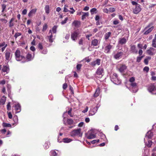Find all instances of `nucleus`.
I'll return each instance as SVG.
<instances>
[{
    "instance_id": "obj_7",
    "label": "nucleus",
    "mask_w": 156,
    "mask_h": 156,
    "mask_svg": "<svg viewBox=\"0 0 156 156\" xmlns=\"http://www.w3.org/2000/svg\"><path fill=\"white\" fill-rule=\"evenodd\" d=\"M78 35V29L75 30L71 34V38L74 41H75L77 39V37Z\"/></svg>"
},
{
    "instance_id": "obj_20",
    "label": "nucleus",
    "mask_w": 156,
    "mask_h": 156,
    "mask_svg": "<svg viewBox=\"0 0 156 156\" xmlns=\"http://www.w3.org/2000/svg\"><path fill=\"white\" fill-rule=\"evenodd\" d=\"M15 108L16 111V113H19L21 111V106L19 104L16 105L15 106Z\"/></svg>"
},
{
    "instance_id": "obj_49",
    "label": "nucleus",
    "mask_w": 156,
    "mask_h": 156,
    "mask_svg": "<svg viewBox=\"0 0 156 156\" xmlns=\"http://www.w3.org/2000/svg\"><path fill=\"white\" fill-rule=\"evenodd\" d=\"M153 25V23H149L148 25L146 27L144 28V30H147V28L150 27L151 26Z\"/></svg>"
},
{
    "instance_id": "obj_56",
    "label": "nucleus",
    "mask_w": 156,
    "mask_h": 156,
    "mask_svg": "<svg viewBox=\"0 0 156 156\" xmlns=\"http://www.w3.org/2000/svg\"><path fill=\"white\" fill-rule=\"evenodd\" d=\"M72 111V108H71L69 111L68 112V114L69 115H70L71 117H73V115H72L71 112Z\"/></svg>"
},
{
    "instance_id": "obj_17",
    "label": "nucleus",
    "mask_w": 156,
    "mask_h": 156,
    "mask_svg": "<svg viewBox=\"0 0 156 156\" xmlns=\"http://www.w3.org/2000/svg\"><path fill=\"white\" fill-rule=\"evenodd\" d=\"M127 41L126 39L124 37L120 38L119 39L118 44L121 45L125 44Z\"/></svg>"
},
{
    "instance_id": "obj_45",
    "label": "nucleus",
    "mask_w": 156,
    "mask_h": 156,
    "mask_svg": "<svg viewBox=\"0 0 156 156\" xmlns=\"http://www.w3.org/2000/svg\"><path fill=\"white\" fill-rule=\"evenodd\" d=\"M38 47L39 50H42L43 49V46L41 43H39L38 45Z\"/></svg>"
},
{
    "instance_id": "obj_33",
    "label": "nucleus",
    "mask_w": 156,
    "mask_h": 156,
    "mask_svg": "<svg viewBox=\"0 0 156 156\" xmlns=\"http://www.w3.org/2000/svg\"><path fill=\"white\" fill-rule=\"evenodd\" d=\"M45 10V12L47 14H48L49 13V7L48 5H45L44 8Z\"/></svg>"
},
{
    "instance_id": "obj_4",
    "label": "nucleus",
    "mask_w": 156,
    "mask_h": 156,
    "mask_svg": "<svg viewBox=\"0 0 156 156\" xmlns=\"http://www.w3.org/2000/svg\"><path fill=\"white\" fill-rule=\"evenodd\" d=\"M11 51L9 49L7 48L5 51V60L7 61H9L11 59L12 56H11Z\"/></svg>"
},
{
    "instance_id": "obj_60",
    "label": "nucleus",
    "mask_w": 156,
    "mask_h": 156,
    "mask_svg": "<svg viewBox=\"0 0 156 156\" xmlns=\"http://www.w3.org/2000/svg\"><path fill=\"white\" fill-rule=\"evenodd\" d=\"M48 52L47 49H44L41 51V53L44 54H47Z\"/></svg>"
},
{
    "instance_id": "obj_48",
    "label": "nucleus",
    "mask_w": 156,
    "mask_h": 156,
    "mask_svg": "<svg viewBox=\"0 0 156 156\" xmlns=\"http://www.w3.org/2000/svg\"><path fill=\"white\" fill-rule=\"evenodd\" d=\"M7 109L8 110H11L10 102H9L7 105Z\"/></svg>"
},
{
    "instance_id": "obj_37",
    "label": "nucleus",
    "mask_w": 156,
    "mask_h": 156,
    "mask_svg": "<svg viewBox=\"0 0 156 156\" xmlns=\"http://www.w3.org/2000/svg\"><path fill=\"white\" fill-rule=\"evenodd\" d=\"M152 142L151 140H149L148 141V143L147 144V146L148 147H151V145H152Z\"/></svg>"
},
{
    "instance_id": "obj_58",
    "label": "nucleus",
    "mask_w": 156,
    "mask_h": 156,
    "mask_svg": "<svg viewBox=\"0 0 156 156\" xmlns=\"http://www.w3.org/2000/svg\"><path fill=\"white\" fill-rule=\"evenodd\" d=\"M44 148L46 149H48L49 147V146L48 144L46 142L44 144Z\"/></svg>"
},
{
    "instance_id": "obj_39",
    "label": "nucleus",
    "mask_w": 156,
    "mask_h": 156,
    "mask_svg": "<svg viewBox=\"0 0 156 156\" xmlns=\"http://www.w3.org/2000/svg\"><path fill=\"white\" fill-rule=\"evenodd\" d=\"M3 126L5 127H11V125L10 124L6 123H3Z\"/></svg>"
},
{
    "instance_id": "obj_63",
    "label": "nucleus",
    "mask_w": 156,
    "mask_h": 156,
    "mask_svg": "<svg viewBox=\"0 0 156 156\" xmlns=\"http://www.w3.org/2000/svg\"><path fill=\"white\" fill-rule=\"evenodd\" d=\"M88 108L87 106L85 108V109L82 111V112L83 113L86 112L88 110Z\"/></svg>"
},
{
    "instance_id": "obj_52",
    "label": "nucleus",
    "mask_w": 156,
    "mask_h": 156,
    "mask_svg": "<svg viewBox=\"0 0 156 156\" xmlns=\"http://www.w3.org/2000/svg\"><path fill=\"white\" fill-rule=\"evenodd\" d=\"M115 10L114 8L110 7L109 9V11L110 12H113L115 11Z\"/></svg>"
},
{
    "instance_id": "obj_6",
    "label": "nucleus",
    "mask_w": 156,
    "mask_h": 156,
    "mask_svg": "<svg viewBox=\"0 0 156 156\" xmlns=\"http://www.w3.org/2000/svg\"><path fill=\"white\" fill-rule=\"evenodd\" d=\"M113 47L112 45L107 44L104 48V52L107 54L109 53L110 52L111 50L113 48Z\"/></svg>"
},
{
    "instance_id": "obj_51",
    "label": "nucleus",
    "mask_w": 156,
    "mask_h": 156,
    "mask_svg": "<svg viewBox=\"0 0 156 156\" xmlns=\"http://www.w3.org/2000/svg\"><path fill=\"white\" fill-rule=\"evenodd\" d=\"M149 68L148 66H145L143 69V71L148 72L149 70Z\"/></svg>"
},
{
    "instance_id": "obj_35",
    "label": "nucleus",
    "mask_w": 156,
    "mask_h": 156,
    "mask_svg": "<svg viewBox=\"0 0 156 156\" xmlns=\"http://www.w3.org/2000/svg\"><path fill=\"white\" fill-rule=\"evenodd\" d=\"M14 18H12L10 20L9 22V27H12L14 26L13 23H12V22L14 21Z\"/></svg>"
},
{
    "instance_id": "obj_40",
    "label": "nucleus",
    "mask_w": 156,
    "mask_h": 156,
    "mask_svg": "<svg viewBox=\"0 0 156 156\" xmlns=\"http://www.w3.org/2000/svg\"><path fill=\"white\" fill-rule=\"evenodd\" d=\"M130 85L133 88H137L136 83H131L130 84Z\"/></svg>"
},
{
    "instance_id": "obj_10",
    "label": "nucleus",
    "mask_w": 156,
    "mask_h": 156,
    "mask_svg": "<svg viewBox=\"0 0 156 156\" xmlns=\"http://www.w3.org/2000/svg\"><path fill=\"white\" fill-rule=\"evenodd\" d=\"M98 109L97 106L95 107H92L89 112V115H93L97 112Z\"/></svg>"
},
{
    "instance_id": "obj_59",
    "label": "nucleus",
    "mask_w": 156,
    "mask_h": 156,
    "mask_svg": "<svg viewBox=\"0 0 156 156\" xmlns=\"http://www.w3.org/2000/svg\"><path fill=\"white\" fill-rule=\"evenodd\" d=\"M131 3L133 5H135V6H136V5H138L139 4L136 2L134 1H132L131 2Z\"/></svg>"
},
{
    "instance_id": "obj_29",
    "label": "nucleus",
    "mask_w": 156,
    "mask_h": 156,
    "mask_svg": "<svg viewBox=\"0 0 156 156\" xmlns=\"http://www.w3.org/2000/svg\"><path fill=\"white\" fill-rule=\"evenodd\" d=\"M26 58L28 60V61H31L33 59L32 55L29 53H28L27 54L26 56Z\"/></svg>"
},
{
    "instance_id": "obj_47",
    "label": "nucleus",
    "mask_w": 156,
    "mask_h": 156,
    "mask_svg": "<svg viewBox=\"0 0 156 156\" xmlns=\"http://www.w3.org/2000/svg\"><path fill=\"white\" fill-rule=\"evenodd\" d=\"M5 100L4 99L1 98L0 101V104L2 105L5 104Z\"/></svg>"
},
{
    "instance_id": "obj_9",
    "label": "nucleus",
    "mask_w": 156,
    "mask_h": 156,
    "mask_svg": "<svg viewBox=\"0 0 156 156\" xmlns=\"http://www.w3.org/2000/svg\"><path fill=\"white\" fill-rule=\"evenodd\" d=\"M148 90L149 92L152 93L156 90V86L154 83H151L148 86Z\"/></svg>"
},
{
    "instance_id": "obj_32",
    "label": "nucleus",
    "mask_w": 156,
    "mask_h": 156,
    "mask_svg": "<svg viewBox=\"0 0 156 156\" xmlns=\"http://www.w3.org/2000/svg\"><path fill=\"white\" fill-rule=\"evenodd\" d=\"M58 26H54L52 28L51 30L53 34H56L57 32V29Z\"/></svg>"
},
{
    "instance_id": "obj_41",
    "label": "nucleus",
    "mask_w": 156,
    "mask_h": 156,
    "mask_svg": "<svg viewBox=\"0 0 156 156\" xmlns=\"http://www.w3.org/2000/svg\"><path fill=\"white\" fill-rule=\"evenodd\" d=\"M143 57V56L137 57L136 58V62H140Z\"/></svg>"
},
{
    "instance_id": "obj_53",
    "label": "nucleus",
    "mask_w": 156,
    "mask_h": 156,
    "mask_svg": "<svg viewBox=\"0 0 156 156\" xmlns=\"http://www.w3.org/2000/svg\"><path fill=\"white\" fill-rule=\"evenodd\" d=\"M135 80V79L134 77H132L130 78L129 80V81L131 83L133 82Z\"/></svg>"
},
{
    "instance_id": "obj_44",
    "label": "nucleus",
    "mask_w": 156,
    "mask_h": 156,
    "mask_svg": "<svg viewBox=\"0 0 156 156\" xmlns=\"http://www.w3.org/2000/svg\"><path fill=\"white\" fill-rule=\"evenodd\" d=\"M2 12H3L6 8V5L5 4H3L2 5Z\"/></svg>"
},
{
    "instance_id": "obj_16",
    "label": "nucleus",
    "mask_w": 156,
    "mask_h": 156,
    "mask_svg": "<svg viewBox=\"0 0 156 156\" xmlns=\"http://www.w3.org/2000/svg\"><path fill=\"white\" fill-rule=\"evenodd\" d=\"M123 55V52L121 51L118 52L114 55V58L116 59H118L121 58Z\"/></svg>"
},
{
    "instance_id": "obj_2",
    "label": "nucleus",
    "mask_w": 156,
    "mask_h": 156,
    "mask_svg": "<svg viewBox=\"0 0 156 156\" xmlns=\"http://www.w3.org/2000/svg\"><path fill=\"white\" fill-rule=\"evenodd\" d=\"M104 70L102 66H99L96 72V76L97 78H101L104 74Z\"/></svg>"
},
{
    "instance_id": "obj_19",
    "label": "nucleus",
    "mask_w": 156,
    "mask_h": 156,
    "mask_svg": "<svg viewBox=\"0 0 156 156\" xmlns=\"http://www.w3.org/2000/svg\"><path fill=\"white\" fill-rule=\"evenodd\" d=\"M72 26L74 28V29L76 30L78 27V21L77 20H74L72 23Z\"/></svg>"
},
{
    "instance_id": "obj_62",
    "label": "nucleus",
    "mask_w": 156,
    "mask_h": 156,
    "mask_svg": "<svg viewBox=\"0 0 156 156\" xmlns=\"http://www.w3.org/2000/svg\"><path fill=\"white\" fill-rule=\"evenodd\" d=\"M30 49L31 51H35V48L33 46H31L30 48Z\"/></svg>"
},
{
    "instance_id": "obj_23",
    "label": "nucleus",
    "mask_w": 156,
    "mask_h": 156,
    "mask_svg": "<svg viewBox=\"0 0 156 156\" xmlns=\"http://www.w3.org/2000/svg\"><path fill=\"white\" fill-rule=\"evenodd\" d=\"M100 88L99 87L97 88L95 91V93L94 94V97L96 98L99 96L100 94Z\"/></svg>"
},
{
    "instance_id": "obj_57",
    "label": "nucleus",
    "mask_w": 156,
    "mask_h": 156,
    "mask_svg": "<svg viewBox=\"0 0 156 156\" xmlns=\"http://www.w3.org/2000/svg\"><path fill=\"white\" fill-rule=\"evenodd\" d=\"M8 116L9 118L10 119H11L12 118V115L11 112H9L8 113Z\"/></svg>"
},
{
    "instance_id": "obj_26",
    "label": "nucleus",
    "mask_w": 156,
    "mask_h": 156,
    "mask_svg": "<svg viewBox=\"0 0 156 156\" xmlns=\"http://www.w3.org/2000/svg\"><path fill=\"white\" fill-rule=\"evenodd\" d=\"M62 140L64 143H69L72 141V140L71 139L68 138H63Z\"/></svg>"
},
{
    "instance_id": "obj_3",
    "label": "nucleus",
    "mask_w": 156,
    "mask_h": 156,
    "mask_svg": "<svg viewBox=\"0 0 156 156\" xmlns=\"http://www.w3.org/2000/svg\"><path fill=\"white\" fill-rule=\"evenodd\" d=\"M15 56L16 60L18 61H21L23 59L25 58L24 56L21 55L20 51L18 49L16 50L15 53Z\"/></svg>"
},
{
    "instance_id": "obj_1",
    "label": "nucleus",
    "mask_w": 156,
    "mask_h": 156,
    "mask_svg": "<svg viewBox=\"0 0 156 156\" xmlns=\"http://www.w3.org/2000/svg\"><path fill=\"white\" fill-rule=\"evenodd\" d=\"M111 80L114 83L119 84L121 83V81L118 78L117 74L116 73H113L110 76Z\"/></svg>"
},
{
    "instance_id": "obj_5",
    "label": "nucleus",
    "mask_w": 156,
    "mask_h": 156,
    "mask_svg": "<svg viewBox=\"0 0 156 156\" xmlns=\"http://www.w3.org/2000/svg\"><path fill=\"white\" fill-rule=\"evenodd\" d=\"M141 8L140 4L136 5L133 7V12L134 14H137L141 10Z\"/></svg>"
},
{
    "instance_id": "obj_34",
    "label": "nucleus",
    "mask_w": 156,
    "mask_h": 156,
    "mask_svg": "<svg viewBox=\"0 0 156 156\" xmlns=\"http://www.w3.org/2000/svg\"><path fill=\"white\" fill-rule=\"evenodd\" d=\"M73 120L71 119H67V123L69 125H70L73 124Z\"/></svg>"
},
{
    "instance_id": "obj_50",
    "label": "nucleus",
    "mask_w": 156,
    "mask_h": 156,
    "mask_svg": "<svg viewBox=\"0 0 156 156\" xmlns=\"http://www.w3.org/2000/svg\"><path fill=\"white\" fill-rule=\"evenodd\" d=\"M99 141H100V140L99 139L94 140H92L91 142V143L92 144H95V143H96L97 142H98V143L99 142Z\"/></svg>"
},
{
    "instance_id": "obj_30",
    "label": "nucleus",
    "mask_w": 156,
    "mask_h": 156,
    "mask_svg": "<svg viewBox=\"0 0 156 156\" xmlns=\"http://www.w3.org/2000/svg\"><path fill=\"white\" fill-rule=\"evenodd\" d=\"M151 58L150 57H147L144 60V62L145 65H147L148 63V61L150 60Z\"/></svg>"
},
{
    "instance_id": "obj_42",
    "label": "nucleus",
    "mask_w": 156,
    "mask_h": 156,
    "mask_svg": "<svg viewBox=\"0 0 156 156\" xmlns=\"http://www.w3.org/2000/svg\"><path fill=\"white\" fill-rule=\"evenodd\" d=\"M84 40V38H81L79 41V44L80 45H83V41Z\"/></svg>"
},
{
    "instance_id": "obj_64",
    "label": "nucleus",
    "mask_w": 156,
    "mask_h": 156,
    "mask_svg": "<svg viewBox=\"0 0 156 156\" xmlns=\"http://www.w3.org/2000/svg\"><path fill=\"white\" fill-rule=\"evenodd\" d=\"M27 10L26 9H24L22 12V14L23 15H25L27 14Z\"/></svg>"
},
{
    "instance_id": "obj_24",
    "label": "nucleus",
    "mask_w": 156,
    "mask_h": 156,
    "mask_svg": "<svg viewBox=\"0 0 156 156\" xmlns=\"http://www.w3.org/2000/svg\"><path fill=\"white\" fill-rule=\"evenodd\" d=\"M154 28V26H151V27L149 28L148 30H146L144 33V35H147L149 33H151L152 31L153 30Z\"/></svg>"
},
{
    "instance_id": "obj_13",
    "label": "nucleus",
    "mask_w": 156,
    "mask_h": 156,
    "mask_svg": "<svg viewBox=\"0 0 156 156\" xmlns=\"http://www.w3.org/2000/svg\"><path fill=\"white\" fill-rule=\"evenodd\" d=\"M147 53L150 55H153L155 53V49L151 47L149 49L147 50Z\"/></svg>"
},
{
    "instance_id": "obj_38",
    "label": "nucleus",
    "mask_w": 156,
    "mask_h": 156,
    "mask_svg": "<svg viewBox=\"0 0 156 156\" xmlns=\"http://www.w3.org/2000/svg\"><path fill=\"white\" fill-rule=\"evenodd\" d=\"M21 34H22L21 33L19 32H17L15 33V34L14 36V37L16 39L18 37L20 36L21 35Z\"/></svg>"
},
{
    "instance_id": "obj_22",
    "label": "nucleus",
    "mask_w": 156,
    "mask_h": 156,
    "mask_svg": "<svg viewBox=\"0 0 156 156\" xmlns=\"http://www.w3.org/2000/svg\"><path fill=\"white\" fill-rule=\"evenodd\" d=\"M37 11V9H34L31 10L28 13V16L29 17L32 16Z\"/></svg>"
},
{
    "instance_id": "obj_11",
    "label": "nucleus",
    "mask_w": 156,
    "mask_h": 156,
    "mask_svg": "<svg viewBox=\"0 0 156 156\" xmlns=\"http://www.w3.org/2000/svg\"><path fill=\"white\" fill-rule=\"evenodd\" d=\"M48 34L49 35L47 36V38L48 39L49 42L52 43L53 42L55 38H53V36L52 35V33L51 30H49Z\"/></svg>"
},
{
    "instance_id": "obj_14",
    "label": "nucleus",
    "mask_w": 156,
    "mask_h": 156,
    "mask_svg": "<svg viewBox=\"0 0 156 156\" xmlns=\"http://www.w3.org/2000/svg\"><path fill=\"white\" fill-rule=\"evenodd\" d=\"M130 47V51L132 53L135 54H137V53L138 51L136 49L135 45H131Z\"/></svg>"
},
{
    "instance_id": "obj_54",
    "label": "nucleus",
    "mask_w": 156,
    "mask_h": 156,
    "mask_svg": "<svg viewBox=\"0 0 156 156\" xmlns=\"http://www.w3.org/2000/svg\"><path fill=\"white\" fill-rule=\"evenodd\" d=\"M51 153L52 156H57V153L55 151H52Z\"/></svg>"
},
{
    "instance_id": "obj_61",
    "label": "nucleus",
    "mask_w": 156,
    "mask_h": 156,
    "mask_svg": "<svg viewBox=\"0 0 156 156\" xmlns=\"http://www.w3.org/2000/svg\"><path fill=\"white\" fill-rule=\"evenodd\" d=\"M66 5H65L63 10V11L65 12H67L69 11L68 9L66 7Z\"/></svg>"
},
{
    "instance_id": "obj_55",
    "label": "nucleus",
    "mask_w": 156,
    "mask_h": 156,
    "mask_svg": "<svg viewBox=\"0 0 156 156\" xmlns=\"http://www.w3.org/2000/svg\"><path fill=\"white\" fill-rule=\"evenodd\" d=\"M67 87V84L66 83H65L63 85L62 88L64 90H66Z\"/></svg>"
},
{
    "instance_id": "obj_28",
    "label": "nucleus",
    "mask_w": 156,
    "mask_h": 156,
    "mask_svg": "<svg viewBox=\"0 0 156 156\" xmlns=\"http://www.w3.org/2000/svg\"><path fill=\"white\" fill-rule=\"evenodd\" d=\"M89 14L88 12H83V14L82 16V20H83L85 19L86 17H88L89 16Z\"/></svg>"
},
{
    "instance_id": "obj_18",
    "label": "nucleus",
    "mask_w": 156,
    "mask_h": 156,
    "mask_svg": "<svg viewBox=\"0 0 156 156\" xmlns=\"http://www.w3.org/2000/svg\"><path fill=\"white\" fill-rule=\"evenodd\" d=\"M9 67L8 65L3 66L2 69V71L4 72H6L7 73L9 72Z\"/></svg>"
},
{
    "instance_id": "obj_15",
    "label": "nucleus",
    "mask_w": 156,
    "mask_h": 156,
    "mask_svg": "<svg viewBox=\"0 0 156 156\" xmlns=\"http://www.w3.org/2000/svg\"><path fill=\"white\" fill-rule=\"evenodd\" d=\"M101 63V60L99 59H97L90 63V65L94 67L96 65H99Z\"/></svg>"
},
{
    "instance_id": "obj_43",
    "label": "nucleus",
    "mask_w": 156,
    "mask_h": 156,
    "mask_svg": "<svg viewBox=\"0 0 156 156\" xmlns=\"http://www.w3.org/2000/svg\"><path fill=\"white\" fill-rule=\"evenodd\" d=\"M68 20V17H66L65 18V20H64L62 21L61 22V23L62 25L64 24H65L66 23L67 20Z\"/></svg>"
},
{
    "instance_id": "obj_8",
    "label": "nucleus",
    "mask_w": 156,
    "mask_h": 156,
    "mask_svg": "<svg viewBox=\"0 0 156 156\" xmlns=\"http://www.w3.org/2000/svg\"><path fill=\"white\" fill-rule=\"evenodd\" d=\"M96 137V135L94 131L92 130L89 131L88 133V135L87 137L88 139L94 138Z\"/></svg>"
},
{
    "instance_id": "obj_31",
    "label": "nucleus",
    "mask_w": 156,
    "mask_h": 156,
    "mask_svg": "<svg viewBox=\"0 0 156 156\" xmlns=\"http://www.w3.org/2000/svg\"><path fill=\"white\" fill-rule=\"evenodd\" d=\"M146 136L149 139H151L153 136V133L151 131H149L147 133Z\"/></svg>"
},
{
    "instance_id": "obj_36",
    "label": "nucleus",
    "mask_w": 156,
    "mask_h": 156,
    "mask_svg": "<svg viewBox=\"0 0 156 156\" xmlns=\"http://www.w3.org/2000/svg\"><path fill=\"white\" fill-rule=\"evenodd\" d=\"M48 28V25L47 24L45 23L44 24V25L43 26V28L42 29V31L43 32H44L46 31L47 29Z\"/></svg>"
},
{
    "instance_id": "obj_25",
    "label": "nucleus",
    "mask_w": 156,
    "mask_h": 156,
    "mask_svg": "<svg viewBox=\"0 0 156 156\" xmlns=\"http://www.w3.org/2000/svg\"><path fill=\"white\" fill-rule=\"evenodd\" d=\"M78 134V129L73 130L71 133V135L72 136L74 137Z\"/></svg>"
},
{
    "instance_id": "obj_46",
    "label": "nucleus",
    "mask_w": 156,
    "mask_h": 156,
    "mask_svg": "<svg viewBox=\"0 0 156 156\" xmlns=\"http://www.w3.org/2000/svg\"><path fill=\"white\" fill-rule=\"evenodd\" d=\"M97 11L96 9L95 8H93L92 9H91L90 10V12H91V14H93L94 13V12H96Z\"/></svg>"
},
{
    "instance_id": "obj_12",
    "label": "nucleus",
    "mask_w": 156,
    "mask_h": 156,
    "mask_svg": "<svg viewBox=\"0 0 156 156\" xmlns=\"http://www.w3.org/2000/svg\"><path fill=\"white\" fill-rule=\"evenodd\" d=\"M120 66L118 70L121 73L124 72L125 70L127 68V66L125 64H120Z\"/></svg>"
},
{
    "instance_id": "obj_21",
    "label": "nucleus",
    "mask_w": 156,
    "mask_h": 156,
    "mask_svg": "<svg viewBox=\"0 0 156 156\" xmlns=\"http://www.w3.org/2000/svg\"><path fill=\"white\" fill-rule=\"evenodd\" d=\"M98 41L97 39H94L92 40L91 44L94 46H96L98 45Z\"/></svg>"
},
{
    "instance_id": "obj_27",
    "label": "nucleus",
    "mask_w": 156,
    "mask_h": 156,
    "mask_svg": "<svg viewBox=\"0 0 156 156\" xmlns=\"http://www.w3.org/2000/svg\"><path fill=\"white\" fill-rule=\"evenodd\" d=\"M111 33L110 32H108L106 33L105 35V40H107L110 37L111 35Z\"/></svg>"
}]
</instances>
